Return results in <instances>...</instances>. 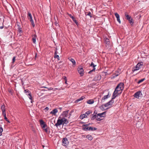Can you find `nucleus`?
<instances>
[{
    "instance_id": "nucleus-1",
    "label": "nucleus",
    "mask_w": 149,
    "mask_h": 149,
    "mask_svg": "<svg viewBox=\"0 0 149 149\" xmlns=\"http://www.w3.org/2000/svg\"><path fill=\"white\" fill-rule=\"evenodd\" d=\"M68 123V121L66 118H63L61 116L59 117L57 121V123L55 125V126L57 127L61 125H64V124H66Z\"/></svg>"
},
{
    "instance_id": "nucleus-2",
    "label": "nucleus",
    "mask_w": 149,
    "mask_h": 149,
    "mask_svg": "<svg viewBox=\"0 0 149 149\" xmlns=\"http://www.w3.org/2000/svg\"><path fill=\"white\" fill-rule=\"evenodd\" d=\"M106 113V111L98 113H95V114L94 115V118L96 120H103L105 116Z\"/></svg>"
},
{
    "instance_id": "nucleus-3",
    "label": "nucleus",
    "mask_w": 149,
    "mask_h": 149,
    "mask_svg": "<svg viewBox=\"0 0 149 149\" xmlns=\"http://www.w3.org/2000/svg\"><path fill=\"white\" fill-rule=\"evenodd\" d=\"M124 84L123 83H120L116 87L114 92L119 95L121 94L124 88Z\"/></svg>"
},
{
    "instance_id": "nucleus-4",
    "label": "nucleus",
    "mask_w": 149,
    "mask_h": 149,
    "mask_svg": "<svg viewBox=\"0 0 149 149\" xmlns=\"http://www.w3.org/2000/svg\"><path fill=\"white\" fill-rule=\"evenodd\" d=\"M70 116V114L68 113V111L63 112L60 116H61L63 118H69Z\"/></svg>"
},
{
    "instance_id": "nucleus-5",
    "label": "nucleus",
    "mask_w": 149,
    "mask_h": 149,
    "mask_svg": "<svg viewBox=\"0 0 149 149\" xmlns=\"http://www.w3.org/2000/svg\"><path fill=\"white\" fill-rule=\"evenodd\" d=\"M143 65V63L142 62L138 63L135 67L133 69L132 71L134 72L138 70L141 68Z\"/></svg>"
},
{
    "instance_id": "nucleus-6",
    "label": "nucleus",
    "mask_w": 149,
    "mask_h": 149,
    "mask_svg": "<svg viewBox=\"0 0 149 149\" xmlns=\"http://www.w3.org/2000/svg\"><path fill=\"white\" fill-rule=\"evenodd\" d=\"M114 102V100H111L108 102L104 104V106L105 107H108L109 108H111L113 106Z\"/></svg>"
},
{
    "instance_id": "nucleus-7",
    "label": "nucleus",
    "mask_w": 149,
    "mask_h": 149,
    "mask_svg": "<svg viewBox=\"0 0 149 149\" xmlns=\"http://www.w3.org/2000/svg\"><path fill=\"white\" fill-rule=\"evenodd\" d=\"M125 15L126 17V19L128 20L129 23L130 24L132 23V18L130 16L127 14V13L126 12L125 13Z\"/></svg>"
},
{
    "instance_id": "nucleus-8",
    "label": "nucleus",
    "mask_w": 149,
    "mask_h": 149,
    "mask_svg": "<svg viewBox=\"0 0 149 149\" xmlns=\"http://www.w3.org/2000/svg\"><path fill=\"white\" fill-rule=\"evenodd\" d=\"M104 39L106 47H107V48H111V45L109 40L107 38H104Z\"/></svg>"
},
{
    "instance_id": "nucleus-9",
    "label": "nucleus",
    "mask_w": 149,
    "mask_h": 149,
    "mask_svg": "<svg viewBox=\"0 0 149 149\" xmlns=\"http://www.w3.org/2000/svg\"><path fill=\"white\" fill-rule=\"evenodd\" d=\"M69 142L67 138H63L62 141V144L63 146H66L68 145Z\"/></svg>"
},
{
    "instance_id": "nucleus-10",
    "label": "nucleus",
    "mask_w": 149,
    "mask_h": 149,
    "mask_svg": "<svg viewBox=\"0 0 149 149\" xmlns=\"http://www.w3.org/2000/svg\"><path fill=\"white\" fill-rule=\"evenodd\" d=\"M79 73L80 74L81 76L83 75L84 73V70L81 66H79L77 69Z\"/></svg>"
},
{
    "instance_id": "nucleus-11",
    "label": "nucleus",
    "mask_w": 149,
    "mask_h": 149,
    "mask_svg": "<svg viewBox=\"0 0 149 149\" xmlns=\"http://www.w3.org/2000/svg\"><path fill=\"white\" fill-rule=\"evenodd\" d=\"M40 123L42 128H44L47 126V125L45 123V122L42 120H40Z\"/></svg>"
},
{
    "instance_id": "nucleus-12",
    "label": "nucleus",
    "mask_w": 149,
    "mask_h": 149,
    "mask_svg": "<svg viewBox=\"0 0 149 149\" xmlns=\"http://www.w3.org/2000/svg\"><path fill=\"white\" fill-rule=\"evenodd\" d=\"M141 91H138L134 94V96L135 97H136L137 98H139L140 96V95L141 94Z\"/></svg>"
},
{
    "instance_id": "nucleus-13",
    "label": "nucleus",
    "mask_w": 149,
    "mask_h": 149,
    "mask_svg": "<svg viewBox=\"0 0 149 149\" xmlns=\"http://www.w3.org/2000/svg\"><path fill=\"white\" fill-rule=\"evenodd\" d=\"M109 92L108 93V94L104 96L103 97H102V102L103 101L104 102V101L106 100L109 97H110V95H109Z\"/></svg>"
},
{
    "instance_id": "nucleus-14",
    "label": "nucleus",
    "mask_w": 149,
    "mask_h": 149,
    "mask_svg": "<svg viewBox=\"0 0 149 149\" xmlns=\"http://www.w3.org/2000/svg\"><path fill=\"white\" fill-rule=\"evenodd\" d=\"M119 95L115 93V92H114L112 96L111 99V100H113Z\"/></svg>"
},
{
    "instance_id": "nucleus-15",
    "label": "nucleus",
    "mask_w": 149,
    "mask_h": 149,
    "mask_svg": "<svg viewBox=\"0 0 149 149\" xmlns=\"http://www.w3.org/2000/svg\"><path fill=\"white\" fill-rule=\"evenodd\" d=\"M45 131V132H46L47 134H49L50 132L49 131V127H48L47 126V127H46L44 128H42Z\"/></svg>"
},
{
    "instance_id": "nucleus-16",
    "label": "nucleus",
    "mask_w": 149,
    "mask_h": 149,
    "mask_svg": "<svg viewBox=\"0 0 149 149\" xmlns=\"http://www.w3.org/2000/svg\"><path fill=\"white\" fill-rule=\"evenodd\" d=\"M28 17L29 19H30V21L33 20L31 14L30 13H28Z\"/></svg>"
},
{
    "instance_id": "nucleus-17",
    "label": "nucleus",
    "mask_w": 149,
    "mask_h": 149,
    "mask_svg": "<svg viewBox=\"0 0 149 149\" xmlns=\"http://www.w3.org/2000/svg\"><path fill=\"white\" fill-rule=\"evenodd\" d=\"M85 97L84 96H82L81 97H80L79 98L77 99L75 101V102L76 103H77L78 102L80 101H81Z\"/></svg>"
},
{
    "instance_id": "nucleus-18",
    "label": "nucleus",
    "mask_w": 149,
    "mask_h": 149,
    "mask_svg": "<svg viewBox=\"0 0 149 149\" xmlns=\"http://www.w3.org/2000/svg\"><path fill=\"white\" fill-rule=\"evenodd\" d=\"M88 128L89 127L87 125H84L82 127V129L83 130L86 131L88 130Z\"/></svg>"
},
{
    "instance_id": "nucleus-19",
    "label": "nucleus",
    "mask_w": 149,
    "mask_h": 149,
    "mask_svg": "<svg viewBox=\"0 0 149 149\" xmlns=\"http://www.w3.org/2000/svg\"><path fill=\"white\" fill-rule=\"evenodd\" d=\"M58 112V110L57 109H55L51 111L50 113L54 115H55L56 113Z\"/></svg>"
},
{
    "instance_id": "nucleus-20",
    "label": "nucleus",
    "mask_w": 149,
    "mask_h": 149,
    "mask_svg": "<svg viewBox=\"0 0 149 149\" xmlns=\"http://www.w3.org/2000/svg\"><path fill=\"white\" fill-rule=\"evenodd\" d=\"M37 38V36L36 35H34L33 38H32V41L34 43H36V39Z\"/></svg>"
},
{
    "instance_id": "nucleus-21",
    "label": "nucleus",
    "mask_w": 149,
    "mask_h": 149,
    "mask_svg": "<svg viewBox=\"0 0 149 149\" xmlns=\"http://www.w3.org/2000/svg\"><path fill=\"white\" fill-rule=\"evenodd\" d=\"M69 60L71 61L73 63V65H75L76 64V62L72 58H69Z\"/></svg>"
},
{
    "instance_id": "nucleus-22",
    "label": "nucleus",
    "mask_w": 149,
    "mask_h": 149,
    "mask_svg": "<svg viewBox=\"0 0 149 149\" xmlns=\"http://www.w3.org/2000/svg\"><path fill=\"white\" fill-rule=\"evenodd\" d=\"M87 116L86 114H83L81 115L79 117H80V119H82L86 117H87Z\"/></svg>"
},
{
    "instance_id": "nucleus-23",
    "label": "nucleus",
    "mask_w": 149,
    "mask_h": 149,
    "mask_svg": "<svg viewBox=\"0 0 149 149\" xmlns=\"http://www.w3.org/2000/svg\"><path fill=\"white\" fill-rule=\"evenodd\" d=\"M87 103L89 104H91L93 103V100L91 99L88 100Z\"/></svg>"
},
{
    "instance_id": "nucleus-24",
    "label": "nucleus",
    "mask_w": 149,
    "mask_h": 149,
    "mask_svg": "<svg viewBox=\"0 0 149 149\" xmlns=\"http://www.w3.org/2000/svg\"><path fill=\"white\" fill-rule=\"evenodd\" d=\"M119 74V72H116L115 73L113 74V77L115 78L116 77H117Z\"/></svg>"
},
{
    "instance_id": "nucleus-25",
    "label": "nucleus",
    "mask_w": 149,
    "mask_h": 149,
    "mask_svg": "<svg viewBox=\"0 0 149 149\" xmlns=\"http://www.w3.org/2000/svg\"><path fill=\"white\" fill-rule=\"evenodd\" d=\"M1 109L2 111L6 110L5 105L4 104L2 105L1 107Z\"/></svg>"
},
{
    "instance_id": "nucleus-26",
    "label": "nucleus",
    "mask_w": 149,
    "mask_h": 149,
    "mask_svg": "<svg viewBox=\"0 0 149 149\" xmlns=\"http://www.w3.org/2000/svg\"><path fill=\"white\" fill-rule=\"evenodd\" d=\"M86 137L89 140H91L93 139V137L90 135H87Z\"/></svg>"
},
{
    "instance_id": "nucleus-27",
    "label": "nucleus",
    "mask_w": 149,
    "mask_h": 149,
    "mask_svg": "<svg viewBox=\"0 0 149 149\" xmlns=\"http://www.w3.org/2000/svg\"><path fill=\"white\" fill-rule=\"evenodd\" d=\"M98 77L96 78L95 77L94 78V80H99L101 79V77L100 75H97Z\"/></svg>"
},
{
    "instance_id": "nucleus-28",
    "label": "nucleus",
    "mask_w": 149,
    "mask_h": 149,
    "mask_svg": "<svg viewBox=\"0 0 149 149\" xmlns=\"http://www.w3.org/2000/svg\"><path fill=\"white\" fill-rule=\"evenodd\" d=\"M67 14L72 19V20L75 18L73 16H72L71 14H69V13H68Z\"/></svg>"
},
{
    "instance_id": "nucleus-29",
    "label": "nucleus",
    "mask_w": 149,
    "mask_h": 149,
    "mask_svg": "<svg viewBox=\"0 0 149 149\" xmlns=\"http://www.w3.org/2000/svg\"><path fill=\"white\" fill-rule=\"evenodd\" d=\"M145 80V78L142 79L140 80H139L137 82L138 84H139L141 83L143 81Z\"/></svg>"
},
{
    "instance_id": "nucleus-30",
    "label": "nucleus",
    "mask_w": 149,
    "mask_h": 149,
    "mask_svg": "<svg viewBox=\"0 0 149 149\" xmlns=\"http://www.w3.org/2000/svg\"><path fill=\"white\" fill-rule=\"evenodd\" d=\"M54 57L55 58H57L58 60H60V58L59 56L57 54L54 55Z\"/></svg>"
},
{
    "instance_id": "nucleus-31",
    "label": "nucleus",
    "mask_w": 149,
    "mask_h": 149,
    "mask_svg": "<svg viewBox=\"0 0 149 149\" xmlns=\"http://www.w3.org/2000/svg\"><path fill=\"white\" fill-rule=\"evenodd\" d=\"M92 111H89L86 112L85 114H87V115H89L90 113H92Z\"/></svg>"
},
{
    "instance_id": "nucleus-32",
    "label": "nucleus",
    "mask_w": 149,
    "mask_h": 149,
    "mask_svg": "<svg viewBox=\"0 0 149 149\" xmlns=\"http://www.w3.org/2000/svg\"><path fill=\"white\" fill-rule=\"evenodd\" d=\"M3 131V129L1 127H0V136L2 135V133Z\"/></svg>"
},
{
    "instance_id": "nucleus-33",
    "label": "nucleus",
    "mask_w": 149,
    "mask_h": 149,
    "mask_svg": "<svg viewBox=\"0 0 149 149\" xmlns=\"http://www.w3.org/2000/svg\"><path fill=\"white\" fill-rule=\"evenodd\" d=\"M30 21L31 22V24L32 25L33 27H34L35 26V24L34 23L33 20Z\"/></svg>"
},
{
    "instance_id": "nucleus-34",
    "label": "nucleus",
    "mask_w": 149,
    "mask_h": 149,
    "mask_svg": "<svg viewBox=\"0 0 149 149\" xmlns=\"http://www.w3.org/2000/svg\"><path fill=\"white\" fill-rule=\"evenodd\" d=\"M28 97L30 99L32 100V97L31 93H29L28 94Z\"/></svg>"
},
{
    "instance_id": "nucleus-35",
    "label": "nucleus",
    "mask_w": 149,
    "mask_h": 149,
    "mask_svg": "<svg viewBox=\"0 0 149 149\" xmlns=\"http://www.w3.org/2000/svg\"><path fill=\"white\" fill-rule=\"evenodd\" d=\"M4 117V119L6 120V121H7L8 122V123H10V121H9V120L7 118V117H6V116H3Z\"/></svg>"
},
{
    "instance_id": "nucleus-36",
    "label": "nucleus",
    "mask_w": 149,
    "mask_h": 149,
    "mask_svg": "<svg viewBox=\"0 0 149 149\" xmlns=\"http://www.w3.org/2000/svg\"><path fill=\"white\" fill-rule=\"evenodd\" d=\"M115 15L116 18H118L120 16L117 13H115Z\"/></svg>"
},
{
    "instance_id": "nucleus-37",
    "label": "nucleus",
    "mask_w": 149,
    "mask_h": 149,
    "mask_svg": "<svg viewBox=\"0 0 149 149\" xmlns=\"http://www.w3.org/2000/svg\"><path fill=\"white\" fill-rule=\"evenodd\" d=\"M117 21L120 24L121 23V21L120 19V16L118 17V18H117Z\"/></svg>"
},
{
    "instance_id": "nucleus-38",
    "label": "nucleus",
    "mask_w": 149,
    "mask_h": 149,
    "mask_svg": "<svg viewBox=\"0 0 149 149\" xmlns=\"http://www.w3.org/2000/svg\"><path fill=\"white\" fill-rule=\"evenodd\" d=\"M2 115L3 116H6V110L2 111Z\"/></svg>"
},
{
    "instance_id": "nucleus-39",
    "label": "nucleus",
    "mask_w": 149,
    "mask_h": 149,
    "mask_svg": "<svg viewBox=\"0 0 149 149\" xmlns=\"http://www.w3.org/2000/svg\"><path fill=\"white\" fill-rule=\"evenodd\" d=\"M73 21L75 23L77 24V25L78 24V22H77V20H76V19L75 18H74L73 20Z\"/></svg>"
},
{
    "instance_id": "nucleus-40",
    "label": "nucleus",
    "mask_w": 149,
    "mask_h": 149,
    "mask_svg": "<svg viewBox=\"0 0 149 149\" xmlns=\"http://www.w3.org/2000/svg\"><path fill=\"white\" fill-rule=\"evenodd\" d=\"M73 21L75 23L77 24V25L78 24V22H77V20H76V19L75 18H74L73 20Z\"/></svg>"
},
{
    "instance_id": "nucleus-41",
    "label": "nucleus",
    "mask_w": 149,
    "mask_h": 149,
    "mask_svg": "<svg viewBox=\"0 0 149 149\" xmlns=\"http://www.w3.org/2000/svg\"><path fill=\"white\" fill-rule=\"evenodd\" d=\"M73 21L75 23L77 24V25L78 24V22H77V20H76V19L75 18H74L73 20Z\"/></svg>"
},
{
    "instance_id": "nucleus-42",
    "label": "nucleus",
    "mask_w": 149,
    "mask_h": 149,
    "mask_svg": "<svg viewBox=\"0 0 149 149\" xmlns=\"http://www.w3.org/2000/svg\"><path fill=\"white\" fill-rule=\"evenodd\" d=\"M92 127H89L88 128V130H93Z\"/></svg>"
},
{
    "instance_id": "nucleus-43",
    "label": "nucleus",
    "mask_w": 149,
    "mask_h": 149,
    "mask_svg": "<svg viewBox=\"0 0 149 149\" xmlns=\"http://www.w3.org/2000/svg\"><path fill=\"white\" fill-rule=\"evenodd\" d=\"M12 60H13V63H14L15 60V56L13 57V58Z\"/></svg>"
},
{
    "instance_id": "nucleus-44",
    "label": "nucleus",
    "mask_w": 149,
    "mask_h": 149,
    "mask_svg": "<svg viewBox=\"0 0 149 149\" xmlns=\"http://www.w3.org/2000/svg\"><path fill=\"white\" fill-rule=\"evenodd\" d=\"M87 13V15H89V16H90L91 17V12H89L88 13Z\"/></svg>"
},
{
    "instance_id": "nucleus-45",
    "label": "nucleus",
    "mask_w": 149,
    "mask_h": 149,
    "mask_svg": "<svg viewBox=\"0 0 149 149\" xmlns=\"http://www.w3.org/2000/svg\"><path fill=\"white\" fill-rule=\"evenodd\" d=\"M57 49H56L55 50V52L54 53V55L57 54L58 53V52L57 51Z\"/></svg>"
},
{
    "instance_id": "nucleus-46",
    "label": "nucleus",
    "mask_w": 149,
    "mask_h": 149,
    "mask_svg": "<svg viewBox=\"0 0 149 149\" xmlns=\"http://www.w3.org/2000/svg\"><path fill=\"white\" fill-rule=\"evenodd\" d=\"M93 71V69L92 70L88 72V73L90 74L91 72H92Z\"/></svg>"
},
{
    "instance_id": "nucleus-47",
    "label": "nucleus",
    "mask_w": 149,
    "mask_h": 149,
    "mask_svg": "<svg viewBox=\"0 0 149 149\" xmlns=\"http://www.w3.org/2000/svg\"><path fill=\"white\" fill-rule=\"evenodd\" d=\"M24 92L25 93H27V92H28V93H29V91H27V90H24Z\"/></svg>"
},
{
    "instance_id": "nucleus-48",
    "label": "nucleus",
    "mask_w": 149,
    "mask_h": 149,
    "mask_svg": "<svg viewBox=\"0 0 149 149\" xmlns=\"http://www.w3.org/2000/svg\"><path fill=\"white\" fill-rule=\"evenodd\" d=\"M96 66V65H95L94 64V69H93L94 71L95 69V67Z\"/></svg>"
},
{
    "instance_id": "nucleus-49",
    "label": "nucleus",
    "mask_w": 149,
    "mask_h": 149,
    "mask_svg": "<svg viewBox=\"0 0 149 149\" xmlns=\"http://www.w3.org/2000/svg\"><path fill=\"white\" fill-rule=\"evenodd\" d=\"M63 77H64V79L66 81V79H67L66 77H65V76H64Z\"/></svg>"
},
{
    "instance_id": "nucleus-50",
    "label": "nucleus",
    "mask_w": 149,
    "mask_h": 149,
    "mask_svg": "<svg viewBox=\"0 0 149 149\" xmlns=\"http://www.w3.org/2000/svg\"><path fill=\"white\" fill-rule=\"evenodd\" d=\"M45 109H46V110H49V109L48 107H46Z\"/></svg>"
},
{
    "instance_id": "nucleus-51",
    "label": "nucleus",
    "mask_w": 149,
    "mask_h": 149,
    "mask_svg": "<svg viewBox=\"0 0 149 149\" xmlns=\"http://www.w3.org/2000/svg\"><path fill=\"white\" fill-rule=\"evenodd\" d=\"M93 65V63L92 62L91 65V66H92Z\"/></svg>"
},
{
    "instance_id": "nucleus-52",
    "label": "nucleus",
    "mask_w": 149,
    "mask_h": 149,
    "mask_svg": "<svg viewBox=\"0 0 149 149\" xmlns=\"http://www.w3.org/2000/svg\"><path fill=\"white\" fill-rule=\"evenodd\" d=\"M3 28V26H0V29H2Z\"/></svg>"
},
{
    "instance_id": "nucleus-53",
    "label": "nucleus",
    "mask_w": 149,
    "mask_h": 149,
    "mask_svg": "<svg viewBox=\"0 0 149 149\" xmlns=\"http://www.w3.org/2000/svg\"><path fill=\"white\" fill-rule=\"evenodd\" d=\"M91 118V119H93V115H92Z\"/></svg>"
},
{
    "instance_id": "nucleus-54",
    "label": "nucleus",
    "mask_w": 149,
    "mask_h": 149,
    "mask_svg": "<svg viewBox=\"0 0 149 149\" xmlns=\"http://www.w3.org/2000/svg\"><path fill=\"white\" fill-rule=\"evenodd\" d=\"M97 129V128L94 127V131L96 130Z\"/></svg>"
},
{
    "instance_id": "nucleus-55",
    "label": "nucleus",
    "mask_w": 149,
    "mask_h": 149,
    "mask_svg": "<svg viewBox=\"0 0 149 149\" xmlns=\"http://www.w3.org/2000/svg\"><path fill=\"white\" fill-rule=\"evenodd\" d=\"M55 24L56 25V26H58V25H57L58 24H57V22H55Z\"/></svg>"
},
{
    "instance_id": "nucleus-56",
    "label": "nucleus",
    "mask_w": 149,
    "mask_h": 149,
    "mask_svg": "<svg viewBox=\"0 0 149 149\" xmlns=\"http://www.w3.org/2000/svg\"><path fill=\"white\" fill-rule=\"evenodd\" d=\"M53 89V88H49V90H52V89Z\"/></svg>"
},
{
    "instance_id": "nucleus-57",
    "label": "nucleus",
    "mask_w": 149,
    "mask_h": 149,
    "mask_svg": "<svg viewBox=\"0 0 149 149\" xmlns=\"http://www.w3.org/2000/svg\"><path fill=\"white\" fill-rule=\"evenodd\" d=\"M56 89H58V88H54V90H56Z\"/></svg>"
},
{
    "instance_id": "nucleus-58",
    "label": "nucleus",
    "mask_w": 149,
    "mask_h": 149,
    "mask_svg": "<svg viewBox=\"0 0 149 149\" xmlns=\"http://www.w3.org/2000/svg\"><path fill=\"white\" fill-rule=\"evenodd\" d=\"M66 82H67V81H65V83L66 84L67 83Z\"/></svg>"
},
{
    "instance_id": "nucleus-59",
    "label": "nucleus",
    "mask_w": 149,
    "mask_h": 149,
    "mask_svg": "<svg viewBox=\"0 0 149 149\" xmlns=\"http://www.w3.org/2000/svg\"><path fill=\"white\" fill-rule=\"evenodd\" d=\"M43 146V148H44V146Z\"/></svg>"
},
{
    "instance_id": "nucleus-60",
    "label": "nucleus",
    "mask_w": 149,
    "mask_h": 149,
    "mask_svg": "<svg viewBox=\"0 0 149 149\" xmlns=\"http://www.w3.org/2000/svg\"><path fill=\"white\" fill-rule=\"evenodd\" d=\"M95 113V111H94V114Z\"/></svg>"
},
{
    "instance_id": "nucleus-61",
    "label": "nucleus",
    "mask_w": 149,
    "mask_h": 149,
    "mask_svg": "<svg viewBox=\"0 0 149 149\" xmlns=\"http://www.w3.org/2000/svg\"><path fill=\"white\" fill-rule=\"evenodd\" d=\"M98 101H99V98H98Z\"/></svg>"
}]
</instances>
